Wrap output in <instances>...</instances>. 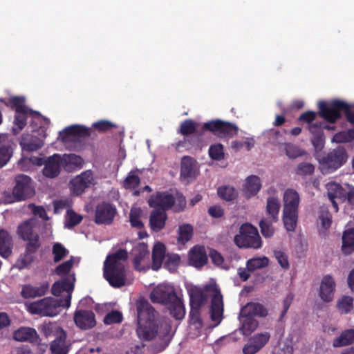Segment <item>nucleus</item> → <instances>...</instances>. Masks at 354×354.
Wrapping results in <instances>:
<instances>
[{"label": "nucleus", "mask_w": 354, "mask_h": 354, "mask_svg": "<svg viewBox=\"0 0 354 354\" xmlns=\"http://www.w3.org/2000/svg\"><path fill=\"white\" fill-rule=\"evenodd\" d=\"M138 327L136 333L139 338L149 341L158 334L162 337L168 336L171 330V321L162 319L157 322L158 313L147 301H140L136 304Z\"/></svg>", "instance_id": "1"}, {"label": "nucleus", "mask_w": 354, "mask_h": 354, "mask_svg": "<svg viewBox=\"0 0 354 354\" xmlns=\"http://www.w3.org/2000/svg\"><path fill=\"white\" fill-rule=\"evenodd\" d=\"M36 221L28 219L20 223L17 229L18 236L26 242L25 251L16 261V267L22 270L31 265L35 254L41 246L39 234L35 230Z\"/></svg>", "instance_id": "2"}, {"label": "nucleus", "mask_w": 354, "mask_h": 354, "mask_svg": "<svg viewBox=\"0 0 354 354\" xmlns=\"http://www.w3.org/2000/svg\"><path fill=\"white\" fill-rule=\"evenodd\" d=\"M128 259V252L119 249L107 255L104 262L103 276L110 286L120 288L127 284V270L124 263Z\"/></svg>", "instance_id": "3"}, {"label": "nucleus", "mask_w": 354, "mask_h": 354, "mask_svg": "<svg viewBox=\"0 0 354 354\" xmlns=\"http://www.w3.org/2000/svg\"><path fill=\"white\" fill-rule=\"evenodd\" d=\"M153 304L167 306L169 314L176 320H182L185 315V308L183 300L177 295L173 286L159 284L155 287L149 296Z\"/></svg>", "instance_id": "4"}, {"label": "nucleus", "mask_w": 354, "mask_h": 354, "mask_svg": "<svg viewBox=\"0 0 354 354\" xmlns=\"http://www.w3.org/2000/svg\"><path fill=\"white\" fill-rule=\"evenodd\" d=\"M0 101L7 107L15 111L12 132L14 135L19 134L26 126L28 117L39 118V111H33L26 105V98L23 96H12L8 99L1 98Z\"/></svg>", "instance_id": "5"}, {"label": "nucleus", "mask_w": 354, "mask_h": 354, "mask_svg": "<svg viewBox=\"0 0 354 354\" xmlns=\"http://www.w3.org/2000/svg\"><path fill=\"white\" fill-rule=\"evenodd\" d=\"M71 300L70 295H65L64 298L60 299L45 297L30 303L28 310L32 314L54 317L60 313L61 308H68L71 306Z\"/></svg>", "instance_id": "6"}, {"label": "nucleus", "mask_w": 354, "mask_h": 354, "mask_svg": "<svg viewBox=\"0 0 354 354\" xmlns=\"http://www.w3.org/2000/svg\"><path fill=\"white\" fill-rule=\"evenodd\" d=\"M234 242L240 248L259 249L262 245L257 228L248 223L241 225L239 234L234 238Z\"/></svg>", "instance_id": "7"}, {"label": "nucleus", "mask_w": 354, "mask_h": 354, "mask_svg": "<svg viewBox=\"0 0 354 354\" xmlns=\"http://www.w3.org/2000/svg\"><path fill=\"white\" fill-rule=\"evenodd\" d=\"M202 129L203 131H209L219 138H232L239 131L236 124L219 119L205 122Z\"/></svg>", "instance_id": "8"}, {"label": "nucleus", "mask_w": 354, "mask_h": 354, "mask_svg": "<svg viewBox=\"0 0 354 354\" xmlns=\"http://www.w3.org/2000/svg\"><path fill=\"white\" fill-rule=\"evenodd\" d=\"M346 151L338 147L324 156L320 164L323 173H331L341 167L347 160Z\"/></svg>", "instance_id": "9"}, {"label": "nucleus", "mask_w": 354, "mask_h": 354, "mask_svg": "<svg viewBox=\"0 0 354 354\" xmlns=\"http://www.w3.org/2000/svg\"><path fill=\"white\" fill-rule=\"evenodd\" d=\"M35 194L32 179L27 175L19 174L15 178L12 195L16 201H26Z\"/></svg>", "instance_id": "10"}, {"label": "nucleus", "mask_w": 354, "mask_h": 354, "mask_svg": "<svg viewBox=\"0 0 354 354\" xmlns=\"http://www.w3.org/2000/svg\"><path fill=\"white\" fill-rule=\"evenodd\" d=\"M318 107L319 115L333 124L341 118V112L347 108V103L339 100H333L330 103L322 101L319 102Z\"/></svg>", "instance_id": "11"}, {"label": "nucleus", "mask_w": 354, "mask_h": 354, "mask_svg": "<svg viewBox=\"0 0 354 354\" xmlns=\"http://www.w3.org/2000/svg\"><path fill=\"white\" fill-rule=\"evenodd\" d=\"M59 136L62 142H81L82 139L91 136V129L81 125H71L59 131Z\"/></svg>", "instance_id": "12"}, {"label": "nucleus", "mask_w": 354, "mask_h": 354, "mask_svg": "<svg viewBox=\"0 0 354 354\" xmlns=\"http://www.w3.org/2000/svg\"><path fill=\"white\" fill-rule=\"evenodd\" d=\"M118 213L115 206L103 201L97 205L95 212V223L98 225H111Z\"/></svg>", "instance_id": "13"}, {"label": "nucleus", "mask_w": 354, "mask_h": 354, "mask_svg": "<svg viewBox=\"0 0 354 354\" xmlns=\"http://www.w3.org/2000/svg\"><path fill=\"white\" fill-rule=\"evenodd\" d=\"M94 185L93 175L91 170L83 171L71 179L69 183L71 192L73 195L75 196L81 195L87 188Z\"/></svg>", "instance_id": "14"}, {"label": "nucleus", "mask_w": 354, "mask_h": 354, "mask_svg": "<svg viewBox=\"0 0 354 354\" xmlns=\"http://www.w3.org/2000/svg\"><path fill=\"white\" fill-rule=\"evenodd\" d=\"M175 198L168 192H158L152 194L148 200V204L151 207H159L160 211L169 210L175 204Z\"/></svg>", "instance_id": "15"}, {"label": "nucleus", "mask_w": 354, "mask_h": 354, "mask_svg": "<svg viewBox=\"0 0 354 354\" xmlns=\"http://www.w3.org/2000/svg\"><path fill=\"white\" fill-rule=\"evenodd\" d=\"M205 290L214 292L211 301V319L214 322L220 321L223 313V296L220 290L214 285L206 286Z\"/></svg>", "instance_id": "16"}, {"label": "nucleus", "mask_w": 354, "mask_h": 354, "mask_svg": "<svg viewBox=\"0 0 354 354\" xmlns=\"http://www.w3.org/2000/svg\"><path fill=\"white\" fill-rule=\"evenodd\" d=\"M74 322L82 330H88L96 325L95 316L92 310H76L74 313Z\"/></svg>", "instance_id": "17"}, {"label": "nucleus", "mask_w": 354, "mask_h": 354, "mask_svg": "<svg viewBox=\"0 0 354 354\" xmlns=\"http://www.w3.org/2000/svg\"><path fill=\"white\" fill-rule=\"evenodd\" d=\"M42 173L44 176L54 178L59 176L62 170L61 154L55 153L45 160Z\"/></svg>", "instance_id": "18"}, {"label": "nucleus", "mask_w": 354, "mask_h": 354, "mask_svg": "<svg viewBox=\"0 0 354 354\" xmlns=\"http://www.w3.org/2000/svg\"><path fill=\"white\" fill-rule=\"evenodd\" d=\"M335 286L336 283L331 275L327 274L324 276L319 290V296L323 301L329 303L333 301Z\"/></svg>", "instance_id": "19"}, {"label": "nucleus", "mask_w": 354, "mask_h": 354, "mask_svg": "<svg viewBox=\"0 0 354 354\" xmlns=\"http://www.w3.org/2000/svg\"><path fill=\"white\" fill-rule=\"evenodd\" d=\"M327 196L332 203L335 212L339 211L338 204L336 199L341 202L345 201L346 189L339 183L335 182L328 183L326 185Z\"/></svg>", "instance_id": "20"}, {"label": "nucleus", "mask_w": 354, "mask_h": 354, "mask_svg": "<svg viewBox=\"0 0 354 354\" xmlns=\"http://www.w3.org/2000/svg\"><path fill=\"white\" fill-rule=\"evenodd\" d=\"M131 255L133 257L132 262L135 270H145V267L142 266L141 263L149 257V252L147 245L145 243H139L136 245L131 251Z\"/></svg>", "instance_id": "21"}, {"label": "nucleus", "mask_w": 354, "mask_h": 354, "mask_svg": "<svg viewBox=\"0 0 354 354\" xmlns=\"http://www.w3.org/2000/svg\"><path fill=\"white\" fill-rule=\"evenodd\" d=\"M48 289L49 283L46 281L42 282L37 286L25 284L22 286L20 294L24 299H33L45 295Z\"/></svg>", "instance_id": "22"}, {"label": "nucleus", "mask_w": 354, "mask_h": 354, "mask_svg": "<svg viewBox=\"0 0 354 354\" xmlns=\"http://www.w3.org/2000/svg\"><path fill=\"white\" fill-rule=\"evenodd\" d=\"M75 281V276L72 274L55 282L51 288L52 294L55 296H59L62 292H66L67 293L66 295L71 297V293L74 289Z\"/></svg>", "instance_id": "23"}, {"label": "nucleus", "mask_w": 354, "mask_h": 354, "mask_svg": "<svg viewBox=\"0 0 354 354\" xmlns=\"http://www.w3.org/2000/svg\"><path fill=\"white\" fill-rule=\"evenodd\" d=\"M13 337L18 342L39 344L40 338L36 330L30 327H21L14 332Z\"/></svg>", "instance_id": "24"}, {"label": "nucleus", "mask_w": 354, "mask_h": 354, "mask_svg": "<svg viewBox=\"0 0 354 354\" xmlns=\"http://www.w3.org/2000/svg\"><path fill=\"white\" fill-rule=\"evenodd\" d=\"M62 167L67 172H73L82 167L83 158L75 153L61 155Z\"/></svg>", "instance_id": "25"}, {"label": "nucleus", "mask_w": 354, "mask_h": 354, "mask_svg": "<svg viewBox=\"0 0 354 354\" xmlns=\"http://www.w3.org/2000/svg\"><path fill=\"white\" fill-rule=\"evenodd\" d=\"M283 211H296L298 212L300 203V196L299 193L291 188L285 190L283 196Z\"/></svg>", "instance_id": "26"}, {"label": "nucleus", "mask_w": 354, "mask_h": 354, "mask_svg": "<svg viewBox=\"0 0 354 354\" xmlns=\"http://www.w3.org/2000/svg\"><path fill=\"white\" fill-rule=\"evenodd\" d=\"M189 264L195 268H201L207 263V256L203 246L196 245L189 253Z\"/></svg>", "instance_id": "27"}, {"label": "nucleus", "mask_w": 354, "mask_h": 354, "mask_svg": "<svg viewBox=\"0 0 354 354\" xmlns=\"http://www.w3.org/2000/svg\"><path fill=\"white\" fill-rule=\"evenodd\" d=\"M196 174V161L192 157L185 156L180 162V174L182 179L194 178Z\"/></svg>", "instance_id": "28"}, {"label": "nucleus", "mask_w": 354, "mask_h": 354, "mask_svg": "<svg viewBox=\"0 0 354 354\" xmlns=\"http://www.w3.org/2000/svg\"><path fill=\"white\" fill-rule=\"evenodd\" d=\"M167 219V213L160 209H153L149 216V226L151 230L155 232H159L165 226Z\"/></svg>", "instance_id": "29"}, {"label": "nucleus", "mask_w": 354, "mask_h": 354, "mask_svg": "<svg viewBox=\"0 0 354 354\" xmlns=\"http://www.w3.org/2000/svg\"><path fill=\"white\" fill-rule=\"evenodd\" d=\"M66 333L63 330L58 334L51 342L50 348L53 354H67L70 350V344L66 342Z\"/></svg>", "instance_id": "30"}, {"label": "nucleus", "mask_w": 354, "mask_h": 354, "mask_svg": "<svg viewBox=\"0 0 354 354\" xmlns=\"http://www.w3.org/2000/svg\"><path fill=\"white\" fill-rule=\"evenodd\" d=\"M260 178L255 175H251L245 179L243 192L247 198L254 196L261 188Z\"/></svg>", "instance_id": "31"}, {"label": "nucleus", "mask_w": 354, "mask_h": 354, "mask_svg": "<svg viewBox=\"0 0 354 354\" xmlns=\"http://www.w3.org/2000/svg\"><path fill=\"white\" fill-rule=\"evenodd\" d=\"M240 314L241 316L264 317L267 316L268 310L263 305L259 303L250 302L241 308Z\"/></svg>", "instance_id": "32"}, {"label": "nucleus", "mask_w": 354, "mask_h": 354, "mask_svg": "<svg viewBox=\"0 0 354 354\" xmlns=\"http://www.w3.org/2000/svg\"><path fill=\"white\" fill-rule=\"evenodd\" d=\"M13 242L8 231L0 229V256L3 258L9 257L12 251Z\"/></svg>", "instance_id": "33"}, {"label": "nucleus", "mask_w": 354, "mask_h": 354, "mask_svg": "<svg viewBox=\"0 0 354 354\" xmlns=\"http://www.w3.org/2000/svg\"><path fill=\"white\" fill-rule=\"evenodd\" d=\"M165 245L160 242L156 243L152 250V269L158 270L160 268L165 257Z\"/></svg>", "instance_id": "34"}, {"label": "nucleus", "mask_w": 354, "mask_h": 354, "mask_svg": "<svg viewBox=\"0 0 354 354\" xmlns=\"http://www.w3.org/2000/svg\"><path fill=\"white\" fill-rule=\"evenodd\" d=\"M342 251L346 255L354 252V228H348L344 232Z\"/></svg>", "instance_id": "35"}, {"label": "nucleus", "mask_w": 354, "mask_h": 354, "mask_svg": "<svg viewBox=\"0 0 354 354\" xmlns=\"http://www.w3.org/2000/svg\"><path fill=\"white\" fill-rule=\"evenodd\" d=\"M190 307L201 308L207 301V295L201 288H194L189 294Z\"/></svg>", "instance_id": "36"}, {"label": "nucleus", "mask_w": 354, "mask_h": 354, "mask_svg": "<svg viewBox=\"0 0 354 354\" xmlns=\"http://www.w3.org/2000/svg\"><path fill=\"white\" fill-rule=\"evenodd\" d=\"M39 332L46 338L56 337L64 330L55 322H44L38 327Z\"/></svg>", "instance_id": "37"}, {"label": "nucleus", "mask_w": 354, "mask_h": 354, "mask_svg": "<svg viewBox=\"0 0 354 354\" xmlns=\"http://www.w3.org/2000/svg\"><path fill=\"white\" fill-rule=\"evenodd\" d=\"M280 207L281 204L278 198L268 197L266 204V214L269 216L268 218H272L274 221H278Z\"/></svg>", "instance_id": "38"}, {"label": "nucleus", "mask_w": 354, "mask_h": 354, "mask_svg": "<svg viewBox=\"0 0 354 354\" xmlns=\"http://www.w3.org/2000/svg\"><path fill=\"white\" fill-rule=\"evenodd\" d=\"M354 342V329H348L343 331L341 335L333 340L334 347L348 346Z\"/></svg>", "instance_id": "39"}, {"label": "nucleus", "mask_w": 354, "mask_h": 354, "mask_svg": "<svg viewBox=\"0 0 354 354\" xmlns=\"http://www.w3.org/2000/svg\"><path fill=\"white\" fill-rule=\"evenodd\" d=\"M297 220L298 212L283 210V222L287 231H295L297 227Z\"/></svg>", "instance_id": "40"}, {"label": "nucleus", "mask_w": 354, "mask_h": 354, "mask_svg": "<svg viewBox=\"0 0 354 354\" xmlns=\"http://www.w3.org/2000/svg\"><path fill=\"white\" fill-rule=\"evenodd\" d=\"M281 149L285 151L286 155L290 159H296L299 157L304 156L306 151L301 149L298 145L291 142H285L281 145Z\"/></svg>", "instance_id": "41"}, {"label": "nucleus", "mask_w": 354, "mask_h": 354, "mask_svg": "<svg viewBox=\"0 0 354 354\" xmlns=\"http://www.w3.org/2000/svg\"><path fill=\"white\" fill-rule=\"evenodd\" d=\"M218 196L227 201H232L238 197L236 189L230 185L219 187L217 189Z\"/></svg>", "instance_id": "42"}, {"label": "nucleus", "mask_w": 354, "mask_h": 354, "mask_svg": "<svg viewBox=\"0 0 354 354\" xmlns=\"http://www.w3.org/2000/svg\"><path fill=\"white\" fill-rule=\"evenodd\" d=\"M244 318L242 322V326L240 328V331L245 336L250 335L258 326V322L254 317L248 316H241Z\"/></svg>", "instance_id": "43"}, {"label": "nucleus", "mask_w": 354, "mask_h": 354, "mask_svg": "<svg viewBox=\"0 0 354 354\" xmlns=\"http://www.w3.org/2000/svg\"><path fill=\"white\" fill-rule=\"evenodd\" d=\"M193 233L194 229L192 225L189 224L180 225L178 230L177 240L179 243L185 244L192 239Z\"/></svg>", "instance_id": "44"}, {"label": "nucleus", "mask_w": 354, "mask_h": 354, "mask_svg": "<svg viewBox=\"0 0 354 354\" xmlns=\"http://www.w3.org/2000/svg\"><path fill=\"white\" fill-rule=\"evenodd\" d=\"M308 129L313 135L312 143L314 146L318 145L323 137V122H315L308 126Z\"/></svg>", "instance_id": "45"}, {"label": "nucleus", "mask_w": 354, "mask_h": 354, "mask_svg": "<svg viewBox=\"0 0 354 354\" xmlns=\"http://www.w3.org/2000/svg\"><path fill=\"white\" fill-rule=\"evenodd\" d=\"M270 218H263L259 222L261 232L265 238H270L274 233V228L272 225L273 223H276Z\"/></svg>", "instance_id": "46"}, {"label": "nucleus", "mask_w": 354, "mask_h": 354, "mask_svg": "<svg viewBox=\"0 0 354 354\" xmlns=\"http://www.w3.org/2000/svg\"><path fill=\"white\" fill-rule=\"evenodd\" d=\"M43 142L39 139L28 140L26 137L23 136L20 141L22 149L27 151H35L43 147Z\"/></svg>", "instance_id": "47"}, {"label": "nucleus", "mask_w": 354, "mask_h": 354, "mask_svg": "<svg viewBox=\"0 0 354 354\" xmlns=\"http://www.w3.org/2000/svg\"><path fill=\"white\" fill-rule=\"evenodd\" d=\"M13 153V149L10 144L0 142V169L10 160Z\"/></svg>", "instance_id": "48"}, {"label": "nucleus", "mask_w": 354, "mask_h": 354, "mask_svg": "<svg viewBox=\"0 0 354 354\" xmlns=\"http://www.w3.org/2000/svg\"><path fill=\"white\" fill-rule=\"evenodd\" d=\"M337 307L341 313L347 314L353 308V299L350 296H342L337 303Z\"/></svg>", "instance_id": "49"}, {"label": "nucleus", "mask_w": 354, "mask_h": 354, "mask_svg": "<svg viewBox=\"0 0 354 354\" xmlns=\"http://www.w3.org/2000/svg\"><path fill=\"white\" fill-rule=\"evenodd\" d=\"M198 124L191 119L184 120L180 126L178 133L184 136L192 135L196 133Z\"/></svg>", "instance_id": "50"}, {"label": "nucleus", "mask_w": 354, "mask_h": 354, "mask_svg": "<svg viewBox=\"0 0 354 354\" xmlns=\"http://www.w3.org/2000/svg\"><path fill=\"white\" fill-rule=\"evenodd\" d=\"M68 250L62 243H55L52 248L53 261L55 263L61 261L68 255Z\"/></svg>", "instance_id": "51"}, {"label": "nucleus", "mask_w": 354, "mask_h": 354, "mask_svg": "<svg viewBox=\"0 0 354 354\" xmlns=\"http://www.w3.org/2000/svg\"><path fill=\"white\" fill-rule=\"evenodd\" d=\"M319 220L321 222L322 227L328 229L332 223V216L325 205H322L319 207Z\"/></svg>", "instance_id": "52"}, {"label": "nucleus", "mask_w": 354, "mask_h": 354, "mask_svg": "<svg viewBox=\"0 0 354 354\" xmlns=\"http://www.w3.org/2000/svg\"><path fill=\"white\" fill-rule=\"evenodd\" d=\"M269 259L266 257L253 258L248 261L247 268L250 271L265 268L268 266Z\"/></svg>", "instance_id": "53"}, {"label": "nucleus", "mask_w": 354, "mask_h": 354, "mask_svg": "<svg viewBox=\"0 0 354 354\" xmlns=\"http://www.w3.org/2000/svg\"><path fill=\"white\" fill-rule=\"evenodd\" d=\"M354 140V128L350 129L346 131L337 133L333 138V140L337 143L350 142Z\"/></svg>", "instance_id": "54"}, {"label": "nucleus", "mask_w": 354, "mask_h": 354, "mask_svg": "<svg viewBox=\"0 0 354 354\" xmlns=\"http://www.w3.org/2000/svg\"><path fill=\"white\" fill-rule=\"evenodd\" d=\"M208 153L212 160L219 161L224 158V149L222 144L212 145L209 148Z\"/></svg>", "instance_id": "55"}, {"label": "nucleus", "mask_w": 354, "mask_h": 354, "mask_svg": "<svg viewBox=\"0 0 354 354\" xmlns=\"http://www.w3.org/2000/svg\"><path fill=\"white\" fill-rule=\"evenodd\" d=\"M270 335L268 332L257 333L253 335L250 341L261 350L269 342Z\"/></svg>", "instance_id": "56"}, {"label": "nucleus", "mask_w": 354, "mask_h": 354, "mask_svg": "<svg viewBox=\"0 0 354 354\" xmlns=\"http://www.w3.org/2000/svg\"><path fill=\"white\" fill-rule=\"evenodd\" d=\"M142 211L140 208H132L129 214V221L132 227L141 229L144 225L140 220Z\"/></svg>", "instance_id": "57"}, {"label": "nucleus", "mask_w": 354, "mask_h": 354, "mask_svg": "<svg viewBox=\"0 0 354 354\" xmlns=\"http://www.w3.org/2000/svg\"><path fill=\"white\" fill-rule=\"evenodd\" d=\"M315 166L309 162H301L295 169V174L298 176H310L315 172Z\"/></svg>", "instance_id": "58"}, {"label": "nucleus", "mask_w": 354, "mask_h": 354, "mask_svg": "<svg viewBox=\"0 0 354 354\" xmlns=\"http://www.w3.org/2000/svg\"><path fill=\"white\" fill-rule=\"evenodd\" d=\"M74 264V258L71 257L70 259L58 265L55 269V273L58 276L68 274L71 270Z\"/></svg>", "instance_id": "59"}, {"label": "nucleus", "mask_w": 354, "mask_h": 354, "mask_svg": "<svg viewBox=\"0 0 354 354\" xmlns=\"http://www.w3.org/2000/svg\"><path fill=\"white\" fill-rule=\"evenodd\" d=\"M82 221V216L73 210H68L66 217V227L68 229L73 228Z\"/></svg>", "instance_id": "60"}, {"label": "nucleus", "mask_w": 354, "mask_h": 354, "mask_svg": "<svg viewBox=\"0 0 354 354\" xmlns=\"http://www.w3.org/2000/svg\"><path fill=\"white\" fill-rule=\"evenodd\" d=\"M189 322L191 325H196V328H201L203 326L202 319L201 317V309L190 307L189 315Z\"/></svg>", "instance_id": "61"}, {"label": "nucleus", "mask_w": 354, "mask_h": 354, "mask_svg": "<svg viewBox=\"0 0 354 354\" xmlns=\"http://www.w3.org/2000/svg\"><path fill=\"white\" fill-rule=\"evenodd\" d=\"M140 183V177L131 172L129 174L123 182V186L125 189H134L138 187Z\"/></svg>", "instance_id": "62"}, {"label": "nucleus", "mask_w": 354, "mask_h": 354, "mask_svg": "<svg viewBox=\"0 0 354 354\" xmlns=\"http://www.w3.org/2000/svg\"><path fill=\"white\" fill-rule=\"evenodd\" d=\"M123 316L122 313L118 310H112L106 314L104 318V323L106 325L119 324L122 322Z\"/></svg>", "instance_id": "63"}, {"label": "nucleus", "mask_w": 354, "mask_h": 354, "mask_svg": "<svg viewBox=\"0 0 354 354\" xmlns=\"http://www.w3.org/2000/svg\"><path fill=\"white\" fill-rule=\"evenodd\" d=\"M93 128L99 132L104 133L111 130L113 128H116L117 125L109 120H99L92 124Z\"/></svg>", "instance_id": "64"}]
</instances>
